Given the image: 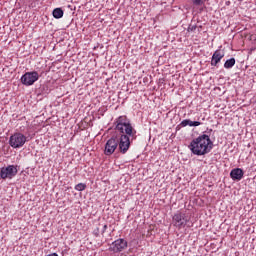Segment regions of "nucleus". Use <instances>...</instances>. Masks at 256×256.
<instances>
[{"mask_svg": "<svg viewBox=\"0 0 256 256\" xmlns=\"http://www.w3.org/2000/svg\"><path fill=\"white\" fill-rule=\"evenodd\" d=\"M188 147L193 155L200 157L207 155V153H211V149H213V141H211L209 135L202 134L193 139Z\"/></svg>", "mask_w": 256, "mask_h": 256, "instance_id": "1", "label": "nucleus"}, {"mask_svg": "<svg viewBox=\"0 0 256 256\" xmlns=\"http://www.w3.org/2000/svg\"><path fill=\"white\" fill-rule=\"evenodd\" d=\"M116 129L121 135H127V137H131L132 139H136L137 137V130L133 128L131 121L127 116H120L117 118Z\"/></svg>", "mask_w": 256, "mask_h": 256, "instance_id": "2", "label": "nucleus"}, {"mask_svg": "<svg viewBox=\"0 0 256 256\" xmlns=\"http://www.w3.org/2000/svg\"><path fill=\"white\" fill-rule=\"evenodd\" d=\"M27 143V136L21 132H16L9 138V145L12 149H21Z\"/></svg>", "mask_w": 256, "mask_h": 256, "instance_id": "3", "label": "nucleus"}, {"mask_svg": "<svg viewBox=\"0 0 256 256\" xmlns=\"http://www.w3.org/2000/svg\"><path fill=\"white\" fill-rule=\"evenodd\" d=\"M19 173L17 166L8 165L7 167L0 168V179H13Z\"/></svg>", "mask_w": 256, "mask_h": 256, "instance_id": "4", "label": "nucleus"}, {"mask_svg": "<svg viewBox=\"0 0 256 256\" xmlns=\"http://www.w3.org/2000/svg\"><path fill=\"white\" fill-rule=\"evenodd\" d=\"M117 141L120 153L125 155V153H127V151H129V148L131 147V140L129 139V136L121 134L120 137H117Z\"/></svg>", "mask_w": 256, "mask_h": 256, "instance_id": "5", "label": "nucleus"}, {"mask_svg": "<svg viewBox=\"0 0 256 256\" xmlns=\"http://www.w3.org/2000/svg\"><path fill=\"white\" fill-rule=\"evenodd\" d=\"M36 81H39V73L37 71L26 72L21 77V83L26 87L33 85Z\"/></svg>", "mask_w": 256, "mask_h": 256, "instance_id": "6", "label": "nucleus"}, {"mask_svg": "<svg viewBox=\"0 0 256 256\" xmlns=\"http://www.w3.org/2000/svg\"><path fill=\"white\" fill-rule=\"evenodd\" d=\"M173 223L175 227H178V229H181L189 223V218H187V215L185 213L178 212L173 216Z\"/></svg>", "mask_w": 256, "mask_h": 256, "instance_id": "7", "label": "nucleus"}, {"mask_svg": "<svg viewBox=\"0 0 256 256\" xmlns=\"http://www.w3.org/2000/svg\"><path fill=\"white\" fill-rule=\"evenodd\" d=\"M117 147H118L117 137L110 138L105 144L104 154L107 156L113 155L117 150Z\"/></svg>", "mask_w": 256, "mask_h": 256, "instance_id": "8", "label": "nucleus"}, {"mask_svg": "<svg viewBox=\"0 0 256 256\" xmlns=\"http://www.w3.org/2000/svg\"><path fill=\"white\" fill-rule=\"evenodd\" d=\"M124 249H127V241L123 239L115 240L110 247V251H114V253H119Z\"/></svg>", "mask_w": 256, "mask_h": 256, "instance_id": "9", "label": "nucleus"}, {"mask_svg": "<svg viewBox=\"0 0 256 256\" xmlns=\"http://www.w3.org/2000/svg\"><path fill=\"white\" fill-rule=\"evenodd\" d=\"M225 57V53H223L221 50H216L211 59V65L212 67H217L219 63H221V59Z\"/></svg>", "mask_w": 256, "mask_h": 256, "instance_id": "10", "label": "nucleus"}, {"mask_svg": "<svg viewBox=\"0 0 256 256\" xmlns=\"http://www.w3.org/2000/svg\"><path fill=\"white\" fill-rule=\"evenodd\" d=\"M243 175H245V172H243V169L241 168H234L230 172V177L233 181H241Z\"/></svg>", "mask_w": 256, "mask_h": 256, "instance_id": "11", "label": "nucleus"}, {"mask_svg": "<svg viewBox=\"0 0 256 256\" xmlns=\"http://www.w3.org/2000/svg\"><path fill=\"white\" fill-rule=\"evenodd\" d=\"M52 15L54 19H61L63 17V9L61 8H56L53 10Z\"/></svg>", "mask_w": 256, "mask_h": 256, "instance_id": "12", "label": "nucleus"}, {"mask_svg": "<svg viewBox=\"0 0 256 256\" xmlns=\"http://www.w3.org/2000/svg\"><path fill=\"white\" fill-rule=\"evenodd\" d=\"M232 67H235V58H230L224 63L225 69H232Z\"/></svg>", "mask_w": 256, "mask_h": 256, "instance_id": "13", "label": "nucleus"}, {"mask_svg": "<svg viewBox=\"0 0 256 256\" xmlns=\"http://www.w3.org/2000/svg\"><path fill=\"white\" fill-rule=\"evenodd\" d=\"M85 189H87V185L83 183H79L75 186L76 191H85Z\"/></svg>", "mask_w": 256, "mask_h": 256, "instance_id": "14", "label": "nucleus"}, {"mask_svg": "<svg viewBox=\"0 0 256 256\" xmlns=\"http://www.w3.org/2000/svg\"><path fill=\"white\" fill-rule=\"evenodd\" d=\"M187 125H189V119L183 120V121L177 126V129H179V127H187Z\"/></svg>", "mask_w": 256, "mask_h": 256, "instance_id": "15", "label": "nucleus"}, {"mask_svg": "<svg viewBox=\"0 0 256 256\" xmlns=\"http://www.w3.org/2000/svg\"><path fill=\"white\" fill-rule=\"evenodd\" d=\"M196 29H197V25H190V26L188 27V31H189V32L196 31Z\"/></svg>", "mask_w": 256, "mask_h": 256, "instance_id": "16", "label": "nucleus"}, {"mask_svg": "<svg viewBox=\"0 0 256 256\" xmlns=\"http://www.w3.org/2000/svg\"><path fill=\"white\" fill-rule=\"evenodd\" d=\"M99 227L95 228L94 231H93V235H95V237H99Z\"/></svg>", "mask_w": 256, "mask_h": 256, "instance_id": "17", "label": "nucleus"}, {"mask_svg": "<svg viewBox=\"0 0 256 256\" xmlns=\"http://www.w3.org/2000/svg\"><path fill=\"white\" fill-rule=\"evenodd\" d=\"M201 125V122L199 121H192V127H199Z\"/></svg>", "mask_w": 256, "mask_h": 256, "instance_id": "18", "label": "nucleus"}, {"mask_svg": "<svg viewBox=\"0 0 256 256\" xmlns=\"http://www.w3.org/2000/svg\"><path fill=\"white\" fill-rule=\"evenodd\" d=\"M194 5H203V0H194Z\"/></svg>", "mask_w": 256, "mask_h": 256, "instance_id": "19", "label": "nucleus"}, {"mask_svg": "<svg viewBox=\"0 0 256 256\" xmlns=\"http://www.w3.org/2000/svg\"><path fill=\"white\" fill-rule=\"evenodd\" d=\"M105 231H107V224L103 225L102 235H103V233H105Z\"/></svg>", "mask_w": 256, "mask_h": 256, "instance_id": "20", "label": "nucleus"}, {"mask_svg": "<svg viewBox=\"0 0 256 256\" xmlns=\"http://www.w3.org/2000/svg\"><path fill=\"white\" fill-rule=\"evenodd\" d=\"M188 126H189V127H193V121H191V120L188 119Z\"/></svg>", "mask_w": 256, "mask_h": 256, "instance_id": "21", "label": "nucleus"}, {"mask_svg": "<svg viewBox=\"0 0 256 256\" xmlns=\"http://www.w3.org/2000/svg\"><path fill=\"white\" fill-rule=\"evenodd\" d=\"M46 256H59V255H57V253H53V254H49V255H46Z\"/></svg>", "mask_w": 256, "mask_h": 256, "instance_id": "22", "label": "nucleus"}]
</instances>
